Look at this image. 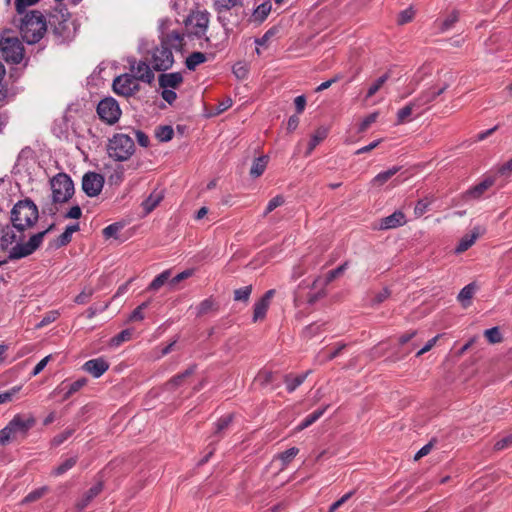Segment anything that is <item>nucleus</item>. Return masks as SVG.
Here are the masks:
<instances>
[{
	"mask_svg": "<svg viewBox=\"0 0 512 512\" xmlns=\"http://www.w3.org/2000/svg\"><path fill=\"white\" fill-rule=\"evenodd\" d=\"M414 107H417V104L415 101H411L409 104L404 106L403 108L399 109L396 114V122L395 125H401L405 122H408L411 120V115L413 113Z\"/></svg>",
	"mask_w": 512,
	"mask_h": 512,
	"instance_id": "393cba45",
	"label": "nucleus"
},
{
	"mask_svg": "<svg viewBox=\"0 0 512 512\" xmlns=\"http://www.w3.org/2000/svg\"><path fill=\"white\" fill-rule=\"evenodd\" d=\"M328 135V128L321 126L319 127L311 136V140L308 144V148L305 152L306 156H309L312 151L316 148V146L322 142Z\"/></svg>",
	"mask_w": 512,
	"mask_h": 512,
	"instance_id": "b1692460",
	"label": "nucleus"
},
{
	"mask_svg": "<svg viewBox=\"0 0 512 512\" xmlns=\"http://www.w3.org/2000/svg\"><path fill=\"white\" fill-rule=\"evenodd\" d=\"M495 183V179L494 178H486L485 180H483L482 182H480L479 184L471 187L470 189H468L464 194H463V199L465 201H469V200H477V199H480L481 196L489 189L491 188Z\"/></svg>",
	"mask_w": 512,
	"mask_h": 512,
	"instance_id": "dca6fc26",
	"label": "nucleus"
},
{
	"mask_svg": "<svg viewBox=\"0 0 512 512\" xmlns=\"http://www.w3.org/2000/svg\"><path fill=\"white\" fill-rule=\"evenodd\" d=\"M135 151L133 139L122 133L115 134L108 143L107 152L110 158L116 161L128 160Z\"/></svg>",
	"mask_w": 512,
	"mask_h": 512,
	"instance_id": "39448f33",
	"label": "nucleus"
},
{
	"mask_svg": "<svg viewBox=\"0 0 512 512\" xmlns=\"http://www.w3.org/2000/svg\"><path fill=\"white\" fill-rule=\"evenodd\" d=\"M35 423L36 420L32 415H15L8 425L0 430V444L6 445L19 437L25 438Z\"/></svg>",
	"mask_w": 512,
	"mask_h": 512,
	"instance_id": "20e7f679",
	"label": "nucleus"
},
{
	"mask_svg": "<svg viewBox=\"0 0 512 512\" xmlns=\"http://www.w3.org/2000/svg\"><path fill=\"white\" fill-rule=\"evenodd\" d=\"M149 305V302H143L141 305H139L137 308H135L130 315L131 321H141L144 319L143 310L146 309Z\"/></svg>",
	"mask_w": 512,
	"mask_h": 512,
	"instance_id": "680f3d73",
	"label": "nucleus"
},
{
	"mask_svg": "<svg viewBox=\"0 0 512 512\" xmlns=\"http://www.w3.org/2000/svg\"><path fill=\"white\" fill-rule=\"evenodd\" d=\"M75 430H76L75 427L67 428L62 433L54 436L53 439L51 440V445L54 446V447H57V446L61 445L70 436H72V434L75 432Z\"/></svg>",
	"mask_w": 512,
	"mask_h": 512,
	"instance_id": "c03bdc74",
	"label": "nucleus"
},
{
	"mask_svg": "<svg viewBox=\"0 0 512 512\" xmlns=\"http://www.w3.org/2000/svg\"><path fill=\"white\" fill-rule=\"evenodd\" d=\"M348 266H349L348 262H345L342 265H340L339 267H337L336 269H333V270L329 271L328 273H326L325 276L317 277L313 281L312 287L314 289H316L320 286L326 287L330 282H332L333 280H335L336 278L341 276L344 273V271L348 268Z\"/></svg>",
	"mask_w": 512,
	"mask_h": 512,
	"instance_id": "a211bd4d",
	"label": "nucleus"
},
{
	"mask_svg": "<svg viewBox=\"0 0 512 512\" xmlns=\"http://www.w3.org/2000/svg\"><path fill=\"white\" fill-rule=\"evenodd\" d=\"M1 233V245L3 249H6L9 245L17 240L16 234L8 225L2 229Z\"/></svg>",
	"mask_w": 512,
	"mask_h": 512,
	"instance_id": "f704fd0d",
	"label": "nucleus"
},
{
	"mask_svg": "<svg viewBox=\"0 0 512 512\" xmlns=\"http://www.w3.org/2000/svg\"><path fill=\"white\" fill-rule=\"evenodd\" d=\"M325 409L326 408L318 409V410L314 411L313 413H311L310 415H308L302 421V423L297 427V430L301 431V430L309 427L310 425H312L314 422H316L324 414Z\"/></svg>",
	"mask_w": 512,
	"mask_h": 512,
	"instance_id": "e433bc0d",
	"label": "nucleus"
},
{
	"mask_svg": "<svg viewBox=\"0 0 512 512\" xmlns=\"http://www.w3.org/2000/svg\"><path fill=\"white\" fill-rule=\"evenodd\" d=\"M248 71V67L244 63L238 62L233 66V73L238 79H245Z\"/></svg>",
	"mask_w": 512,
	"mask_h": 512,
	"instance_id": "bf43d9fd",
	"label": "nucleus"
},
{
	"mask_svg": "<svg viewBox=\"0 0 512 512\" xmlns=\"http://www.w3.org/2000/svg\"><path fill=\"white\" fill-rule=\"evenodd\" d=\"M112 87L116 94L124 97H130L140 89L137 78L127 73L116 77Z\"/></svg>",
	"mask_w": 512,
	"mask_h": 512,
	"instance_id": "f8f14e48",
	"label": "nucleus"
},
{
	"mask_svg": "<svg viewBox=\"0 0 512 512\" xmlns=\"http://www.w3.org/2000/svg\"><path fill=\"white\" fill-rule=\"evenodd\" d=\"M77 462L76 457H71L69 459H66L61 465H59L57 468L54 469L53 474L54 475H62L68 470H70Z\"/></svg>",
	"mask_w": 512,
	"mask_h": 512,
	"instance_id": "a18cd8bd",
	"label": "nucleus"
},
{
	"mask_svg": "<svg viewBox=\"0 0 512 512\" xmlns=\"http://www.w3.org/2000/svg\"><path fill=\"white\" fill-rule=\"evenodd\" d=\"M437 98L434 88H429L420 93V95L414 99L417 104V108L433 102Z\"/></svg>",
	"mask_w": 512,
	"mask_h": 512,
	"instance_id": "473e14b6",
	"label": "nucleus"
},
{
	"mask_svg": "<svg viewBox=\"0 0 512 512\" xmlns=\"http://www.w3.org/2000/svg\"><path fill=\"white\" fill-rule=\"evenodd\" d=\"M213 310H216L215 302L211 299H205L197 306V315L203 316Z\"/></svg>",
	"mask_w": 512,
	"mask_h": 512,
	"instance_id": "ea45409f",
	"label": "nucleus"
},
{
	"mask_svg": "<svg viewBox=\"0 0 512 512\" xmlns=\"http://www.w3.org/2000/svg\"><path fill=\"white\" fill-rule=\"evenodd\" d=\"M277 32L278 29L276 27H272L261 38H257L255 43L259 46L266 45L267 42L277 34Z\"/></svg>",
	"mask_w": 512,
	"mask_h": 512,
	"instance_id": "0e129e2a",
	"label": "nucleus"
},
{
	"mask_svg": "<svg viewBox=\"0 0 512 512\" xmlns=\"http://www.w3.org/2000/svg\"><path fill=\"white\" fill-rule=\"evenodd\" d=\"M484 336L491 344L502 342L503 338L498 327H493L484 331Z\"/></svg>",
	"mask_w": 512,
	"mask_h": 512,
	"instance_id": "79ce46f5",
	"label": "nucleus"
},
{
	"mask_svg": "<svg viewBox=\"0 0 512 512\" xmlns=\"http://www.w3.org/2000/svg\"><path fill=\"white\" fill-rule=\"evenodd\" d=\"M102 490V482H98L97 484H95L87 492H85V494L80 500L77 501L75 505L76 509L78 511H82L83 509H85L90 504V502L102 492Z\"/></svg>",
	"mask_w": 512,
	"mask_h": 512,
	"instance_id": "412c9836",
	"label": "nucleus"
},
{
	"mask_svg": "<svg viewBox=\"0 0 512 512\" xmlns=\"http://www.w3.org/2000/svg\"><path fill=\"white\" fill-rule=\"evenodd\" d=\"M184 37L176 31H172L161 38L159 46L153 48L149 54V64L156 71H166L174 63L172 49L181 50Z\"/></svg>",
	"mask_w": 512,
	"mask_h": 512,
	"instance_id": "f257e3e1",
	"label": "nucleus"
},
{
	"mask_svg": "<svg viewBox=\"0 0 512 512\" xmlns=\"http://www.w3.org/2000/svg\"><path fill=\"white\" fill-rule=\"evenodd\" d=\"M97 113L102 121L112 125L119 120L121 116V109L114 98L107 97L98 103Z\"/></svg>",
	"mask_w": 512,
	"mask_h": 512,
	"instance_id": "9b49d317",
	"label": "nucleus"
},
{
	"mask_svg": "<svg viewBox=\"0 0 512 512\" xmlns=\"http://www.w3.org/2000/svg\"><path fill=\"white\" fill-rule=\"evenodd\" d=\"M214 8L218 14L228 11L236 6H242L241 0H213Z\"/></svg>",
	"mask_w": 512,
	"mask_h": 512,
	"instance_id": "7c9ffc66",
	"label": "nucleus"
},
{
	"mask_svg": "<svg viewBox=\"0 0 512 512\" xmlns=\"http://www.w3.org/2000/svg\"><path fill=\"white\" fill-rule=\"evenodd\" d=\"M299 452V449L292 447L279 455L283 465H287Z\"/></svg>",
	"mask_w": 512,
	"mask_h": 512,
	"instance_id": "13d9d810",
	"label": "nucleus"
},
{
	"mask_svg": "<svg viewBox=\"0 0 512 512\" xmlns=\"http://www.w3.org/2000/svg\"><path fill=\"white\" fill-rule=\"evenodd\" d=\"M194 373V367H190L188 369H186L183 373H180L178 375H176L175 377H173L168 383H167V386L171 389L179 386L182 384V382L184 381L185 378L189 377L190 375H192Z\"/></svg>",
	"mask_w": 512,
	"mask_h": 512,
	"instance_id": "58836bf2",
	"label": "nucleus"
},
{
	"mask_svg": "<svg viewBox=\"0 0 512 512\" xmlns=\"http://www.w3.org/2000/svg\"><path fill=\"white\" fill-rule=\"evenodd\" d=\"M431 204V200L421 199L417 202L414 208V214L416 217H421L427 210Z\"/></svg>",
	"mask_w": 512,
	"mask_h": 512,
	"instance_id": "6e6d98bb",
	"label": "nucleus"
},
{
	"mask_svg": "<svg viewBox=\"0 0 512 512\" xmlns=\"http://www.w3.org/2000/svg\"><path fill=\"white\" fill-rule=\"evenodd\" d=\"M271 11V4L269 2H265L260 4L254 11L255 19L259 21H263L267 18Z\"/></svg>",
	"mask_w": 512,
	"mask_h": 512,
	"instance_id": "37998d69",
	"label": "nucleus"
},
{
	"mask_svg": "<svg viewBox=\"0 0 512 512\" xmlns=\"http://www.w3.org/2000/svg\"><path fill=\"white\" fill-rule=\"evenodd\" d=\"M130 69L133 73L131 75L137 78V82L151 84L154 81L155 75L146 61H134L130 63Z\"/></svg>",
	"mask_w": 512,
	"mask_h": 512,
	"instance_id": "4468645a",
	"label": "nucleus"
},
{
	"mask_svg": "<svg viewBox=\"0 0 512 512\" xmlns=\"http://www.w3.org/2000/svg\"><path fill=\"white\" fill-rule=\"evenodd\" d=\"M131 335L129 329L123 330L112 339V342L114 345H120L122 342L130 340Z\"/></svg>",
	"mask_w": 512,
	"mask_h": 512,
	"instance_id": "774afa93",
	"label": "nucleus"
},
{
	"mask_svg": "<svg viewBox=\"0 0 512 512\" xmlns=\"http://www.w3.org/2000/svg\"><path fill=\"white\" fill-rule=\"evenodd\" d=\"M54 203H66L74 194V184L65 173H58L50 180Z\"/></svg>",
	"mask_w": 512,
	"mask_h": 512,
	"instance_id": "0eeeda50",
	"label": "nucleus"
},
{
	"mask_svg": "<svg viewBox=\"0 0 512 512\" xmlns=\"http://www.w3.org/2000/svg\"><path fill=\"white\" fill-rule=\"evenodd\" d=\"M285 202V199L282 195H277L275 196L274 198H272L267 207H266V210L264 212V216H267L269 213H271L273 210H275L276 208L280 207L281 205H283Z\"/></svg>",
	"mask_w": 512,
	"mask_h": 512,
	"instance_id": "603ef678",
	"label": "nucleus"
},
{
	"mask_svg": "<svg viewBox=\"0 0 512 512\" xmlns=\"http://www.w3.org/2000/svg\"><path fill=\"white\" fill-rule=\"evenodd\" d=\"M47 28V19L39 10L26 12L20 19V34L27 44L38 43L46 34Z\"/></svg>",
	"mask_w": 512,
	"mask_h": 512,
	"instance_id": "f03ea898",
	"label": "nucleus"
},
{
	"mask_svg": "<svg viewBox=\"0 0 512 512\" xmlns=\"http://www.w3.org/2000/svg\"><path fill=\"white\" fill-rule=\"evenodd\" d=\"M193 273H194L193 269L184 270L183 272L177 274L175 277L171 278L169 281V285L173 287L176 284L180 283L181 281L191 277L193 275Z\"/></svg>",
	"mask_w": 512,
	"mask_h": 512,
	"instance_id": "4d7b16f0",
	"label": "nucleus"
},
{
	"mask_svg": "<svg viewBox=\"0 0 512 512\" xmlns=\"http://www.w3.org/2000/svg\"><path fill=\"white\" fill-rule=\"evenodd\" d=\"M209 13L206 11L193 12L185 21L188 35L201 38L206 35L209 26Z\"/></svg>",
	"mask_w": 512,
	"mask_h": 512,
	"instance_id": "9d476101",
	"label": "nucleus"
},
{
	"mask_svg": "<svg viewBox=\"0 0 512 512\" xmlns=\"http://www.w3.org/2000/svg\"><path fill=\"white\" fill-rule=\"evenodd\" d=\"M0 52L3 59L12 64H19L24 57V47L18 37L5 32L0 36Z\"/></svg>",
	"mask_w": 512,
	"mask_h": 512,
	"instance_id": "423d86ee",
	"label": "nucleus"
},
{
	"mask_svg": "<svg viewBox=\"0 0 512 512\" xmlns=\"http://www.w3.org/2000/svg\"><path fill=\"white\" fill-rule=\"evenodd\" d=\"M163 195L161 192H152L150 196L142 202V207L146 214L152 212L158 204L162 201Z\"/></svg>",
	"mask_w": 512,
	"mask_h": 512,
	"instance_id": "bb28decb",
	"label": "nucleus"
},
{
	"mask_svg": "<svg viewBox=\"0 0 512 512\" xmlns=\"http://www.w3.org/2000/svg\"><path fill=\"white\" fill-rule=\"evenodd\" d=\"M389 77V73H385L382 76H380L377 80H375L368 88L364 100H367L368 98L375 95L379 91V89L384 85V83L389 79Z\"/></svg>",
	"mask_w": 512,
	"mask_h": 512,
	"instance_id": "72a5a7b5",
	"label": "nucleus"
},
{
	"mask_svg": "<svg viewBox=\"0 0 512 512\" xmlns=\"http://www.w3.org/2000/svg\"><path fill=\"white\" fill-rule=\"evenodd\" d=\"M476 290V286L474 283L466 285L460 293L458 294V300L461 302L463 307H467L470 304V300L472 299Z\"/></svg>",
	"mask_w": 512,
	"mask_h": 512,
	"instance_id": "c756f323",
	"label": "nucleus"
},
{
	"mask_svg": "<svg viewBox=\"0 0 512 512\" xmlns=\"http://www.w3.org/2000/svg\"><path fill=\"white\" fill-rule=\"evenodd\" d=\"M406 223L405 214L401 211H395L391 215L384 217L380 222V229L388 230L403 226Z\"/></svg>",
	"mask_w": 512,
	"mask_h": 512,
	"instance_id": "aec40b11",
	"label": "nucleus"
},
{
	"mask_svg": "<svg viewBox=\"0 0 512 512\" xmlns=\"http://www.w3.org/2000/svg\"><path fill=\"white\" fill-rule=\"evenodd\" d=\"M485 233V228L482 226H475L471 230L470 234L464 235L460 240L458 245L455 248L456 254H461L467 251L470 247L474 245L476 240Z\"/></svg>",
	"mask_w": 512,
	"mask_h": 512,
	"instance_id": "2eb2a0df",
	"label": "nucleus"
},
{
	"mask_svg": "<svg viewBox=\"0 0 512 512\" xmlns=\"http://www.w3.org/2000/svg\"><path fill=\"white\" fill-rule=\"evenodd\" d=\"M274 379V372L263 369L258 372L255 381H257L261 386L265 387L268 384L272 383Z\"/></svg>",
	"mask_w": 512,
	"mask_h": 512,
	"instance_id": "4c0bfd02",
	"label": "nucleus"
},
{
	"mask_svg": "<svg viewBox=\"0 0 512 512\" xmlns=\"http://www.w3.org/2000/svg\"><path fill=\"white\" fill-rule=\"evenodd\" d=\"M40 0H15V8L19 15H24L26 8L35 5Z\"/></svg>",
	"mask_w": 512,
	"mask_h": 512,
	"instance_id": "864d4df0",
	"label": "nucleus"
},
{
	"mask_svg": "<svg viewBox=\"0 0 512 512\" xmlns=\"http://www.w3.org/2000/svg\"><path fill=\"white\" fill-rule=\"evenodd\" d=\"M158 81L161 88L176 89L183 82V76L179 72L163 73L159 76Z\"/></svg>",
	"mask_w": 512,
	"mask_h": 512,
	"instance_id": "4be33fe9",
	"label": "nucleus"
},
{
	"mask_svg": "<svg viewBox=\"0 0 512 512\" xmlns=\"http://www.w3.org/2000/svg\"><path fill=\"white\" fill-rule=\"evenodd\" d=\"M122 225L119 223L111 224L104 228L103 235L107 238L116 237L117 233L121 230Z\"/></svg>",
	"mask_w": 512,
	"mask_h": 512,
	"instance_id": "69168bd1",
	"label": "nucleus"
},
{
	"mask_svg": "<svg viewBox=\"0 0 512 512\" xmlns=\"http://www.w3.org/2000/svg\"><path fill=\"white\" fill-rule=\"evenodd\" d=\"M207 60L206 55L202 52L191 53L185 61L186 67L189 70H195L196 67Z\"/></svg>",
	"mask_w": 512,
	"mask_h": 512,
	"instance_id": "2f4dec72",
	"label": "nucleus"
},
{
	"mask_svg": "<svg viewBox=\"0 0 512 512\" xmlns=\"http://www.w3.org/2000/svg\"><path fill=\"white\" fill-rule=\"evenodd\" d=\"M94 294V289L92 287H85L80 294H78L74 301L77 304H86L92 295Z\"/></svg>",
	"mask_w": 512,
	"mask_h": 512,
	"instance_id": "8fccbe9b",
	"label": "nucleus"
},
{
	"mask_svg": "<svg viewBox=\"0 0 512 512\" xmlns=\"http://www.w3.org/2000/svg\"><path fill=\"white\" fill-rule=\"evenodd\" d=\"M171 270H165L159 274L147 287L148 291H158L165 283L169 284Z\"/></svg>",
	"mask_w": 512,
	"mask_h": 512,
	"instance_id": "c85d7f7f",
	"label": "nucleus"
},
{
	"mask_svg": "<svg viewBox=\"0 0 512 512\" xmlns=\"http://www.w3.org/2000/svg\"><path fill=\"white\" fill-rule=\"evenodd\" d=\"M47 487H41V488H38L32 492H30L23 500H22V503L23 504H26V503H31V502H34L38 499H40L46 492H47Z\"/></svg>",
	"mask_w": 512,
	"mask_h": 512,
	"instance_id": "09e8293b",
	"label": "nucleus"
},
{
	"mask_svg": "<svg viewBox=\"0 0 512 512\" xmlns=\"http://www.w3.org/2000/svg\"><path fill=\"white\" fill-rule=\"evenodd\" d=\"M174 131L171 126H161L156 131V137L161 142H168L173 138Z\"/></svg>",
	"mask_w": 512,
	"mask_h": 512,
	"instance_id": "a19ab883",
	"label": "nucleus"
},
{
	"mask_svg": "<svg viewBox=\"0 0 512 512\" xmlns=\"http://www.w3.org/2000/svg\"><path fill=\"white\" fill-rule=\"evenodd\" d=\"M398 171H399L398 167H392L391 169H389L385 172H381V173L377 174L373 178L372 182L374 185L381 186L384 183H386L392 176H394Z\"/></svg>",
	"mask_w": 512,
	"mask_h": 512,
	"instance_id": "c9c22d12",
	"label": "nucleus"
},
{
	"mask_svg": "<svg viewBox=\"0 0 512 512\" xmlns=\"http://www.w3.org/2000/svg\"><path fill=\"white\" fill-rule=\"evenodd\" d=\"M231 422H232V415H227L225 417L220 418L218 420V422L216 423L215 435H218L221 432H223L225 429H227Z\"/></svg>",
	"mask_w": 512,
	"mask_h": 512,
	"instance_id": "052dcab7",
	"label": "nucleus"
},
{
	"mask_svg": "<svg viewBox=\"0 0 512 512\" xmlns=\"http://www.w3.org/2000/svg\"><path fill=\"white\" fill-rule=\"evenodd\" d=\"M13 228L22 232L31 228L38 220V208L30 199L17 202L11 210Z\"/></svg>",
	"mask_w": 512,
	"mask_h": 512,
	"instance_id": "7ed1b4c3",
	"label": "nucleus"
},
{
	"mask_svg": "<svg viewBox=\"0 0 512 512\" xmlns=\"http://www.w3.org/2000/svg\"><path fill=\"white\" fill-rule=\"evenodd\" d=\"M83 368L93 377L98 378L108 370L109 364L103 358H96L87 361Z\"/></svg>",
	"mask_w": 512,
	"mask_h": 512,
	"instance_id": "6ab92c4d",
	"label": "nucleus"
},
{
	"mask_svg": "<svg viewBox=\"0 0 512 512\" xmlns=\"http://www.w3.org/2000/svg\"><path fill=\"white\" fill-rule=\"evenodd\" d=\"M78 230L79 224L67 226L65 231L53 241L52 247L60 248L67 245L72 239V234Z\"/></svg>",
	"mask_w": 512,
	"mask_h": 512,
	"instance_id": "5701e85b",
	"label": "nucleus"
},
{
	"mask_svg": "<svg viewBox=\"0 0 512 512\" xmlns=\"http://www.w3.org/2000/svg\"><path fill=\"white\" fill-rule=\"evenodd\" d=\"M86 383H87L86 378H80V379L74 381L73 383L69 384L67 387L68 395H73L74 393L79 391L82 387H84L86 385Z\"/></svg>",
	"mask_w": 512,
	"mask_h": 512,
	"instance_id": "338daca9",
	"label": "nucleus"
},
{
	"mask_svg": "<svg viewBox=\"0 0 512 512\" xmlns=\"http://www.w3.org/2000/svg\"><path fill=\"white\" fill-rule=\"evenodd\" d=\"M53 29L56 36L63 39L68 38L70 35V14L66 8L55 9L50 13L47 20V26Z\"/></svg>",
	"mask_w": 512,
	"mask_h": 512,
	"instance_id": "1a4fd4ad",
	"label": "nucleus"
},
{
	"mask_svg": "<svg viewBox=\"0 0 512 512\" xmlns=\"http://www.w3.org/2000/svg\"><path fill=\"white\" fill-rule=\"evenodd\" d=\"M104 184V178L98 173H86L82 180V189L89 197L97 196Z\"/></svg>",
	"mask_w": 512,
	"mask_h": 512,
	"instance_id": "ddd939ff",
	"label": "nucleus"
},
{
	"mask_svg": "<svg viewBox=\"0 0 512 512\" xmlns=\"http://www.w3.org/2000/svg\"><path fill=\"white\" fill-rule=\"evenodd\" d=\"M308 374H309V371H307L304 374L297 375V376H293L291 374L285 375L284 382L286 384L288 392L291 393V392L295 391V389L305 381Z\"/></svg>",
	"mask_w": 512,
	"mask_h": 512,
	"instance_id": "a878e982",
	"label": "nucleus"
},
{
	"mask_svg": "<svg viewBox=\"0 0 512 512\" xmlns=\"http://www.w3.org/2000/svg\"><path fill=\"white\" fill-rule=\"evenodd\" d=\"M414 16L415 11L412 8L405 9L399 13L397 23L399 25L409 23L413 20Z\"/></svg>",
	"mask_w": 512,
	"mask_h": 512,
	"instance_id": "3c124183",
	"label": "nucleus"
},
{
	"mask_svg": "<svg viewBox=\"0 0 512 512\" xmlns=\"http://www.w3.org/2000/svg\"><path fill=\"white\" fill-rule=\"evenodd\" d=\"M267 163H268L267 156H261V157L254 159L251 169H250V175L254 178L261 176L266 169Z\"/></svg>",
	"mask_w": 512,
	"mask_h": 512,
	"instance_id": "cd10ccee",
	"label": "nucleus"
},
{
	"mask_svg": "<svg viewBox=\"0 0 512 512\" xmlns=\"http://www.w3.org/2000/svg\"><path fill=\"white\" fill-rule=\"evenodd\" d=\"M252 291V286L248 285L234 291V300L236 301H248Z\"/></svg>",
	"mask_w": 512,
	"mask_h": 512,
	"instance_id": "de8ad7c7",
	"label": "nucleus"
},
{
	"mask_svg": "<svg viewBox=\"0 0 512 512\" xmlns=\"http://www.w3.org/2000/svg\"><path fill=\"white\" fill-rule=\"evenodd\" d=\"M459 19V14L457 11H452L446 19L442 22L441 30L445 31L450 29Z\"/></svg>",
	"mask_w": 512,
	"mask_h": 512,
	"instance_id": "5fc2aeb1",
	"label": "nucleus"
},
{
	"mask_svg": "<svg viewBox=\"0 0 512 512\" xmlns=\"http://www.w3.org/2000/svg\"><path fill=\"white\" fill-rule=\"evenodd\" d=\"M377 117H378V113L377 112H374V113H371L370 115H368L359 125V128H358V131L359 132H364L366 131L371 124H373L376 120H377Z\"/></svg>",
	"mask_w": 512,
	"mask_h": 512,
	"instance_id": "e2e57ef3",
	"label": "nucleus"
},
{
	"mask_svg": "<svg viewBox=\"0 0 512 512\" xmlns=\"http://www.w3.org/2000/svg\"><path fill=\"white\" fill-rule=\"evenodd\" d=\"M311 289L313 290L312 292H310L307 296V302L309 304H314L316 303L318 300H320L321 298H323L325 295H326V291H325V287H318L316 289H314L312 286H311Z\"/></svg>",
	"mask_w": 512,
	"mask_h": 512,
	"instance_id": "49530a36",
	"label": "nucleus"
},
{
	"mask_svg": "<svg viewBox=\"0 0 512 512\" xmlns=\"http://www.w3.org/2000/svg\"><path fill=\"white\" fill-rule=\"evenodd\" d=\"M54 228V224H51L46 230L39 232L30 237L29 241L26 243H18L16 244L9 252L8 259L9 260H18L24 257L31 255L34 251H36L43 239L44 236Z\"/></svg>",
	"mask_w": 512,
	"mask_h": 512,
	"instance_id": "6e6552de",
	"label": "nucleus"
},
{
	"mask_svg": "<svg viewBox=\"0 0 512 512\" xmlns=\"http://www.w3.org/2000/svg\"><path fill=\"white\" fill-rule=\"evenodd\" d=\"M274 290H268L254 305L253 322L263 320L269 308Z\"/></svg>",
	"mask_w": 512,
	"mask_h": 512,
	"instance_id": "f3484780",
	"label": "nucleus"
}]
</instances>
